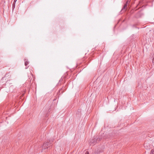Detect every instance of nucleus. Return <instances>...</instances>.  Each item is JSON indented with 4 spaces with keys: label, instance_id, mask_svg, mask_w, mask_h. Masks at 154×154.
<instances>
[{
    "label": "nucleus",
    "instance_id": "obj_7",
    "mask_svg": "<svg viewBox=\"0 0 154 154\" xmlns=\"http://www.w3.org/2000/svg\"><path fill=\"white\" fill-rule=\"evenodd\" d=\"M150 154H154V150H152L151 151Z\"/></svg>",
    "mask_w": 154,
    "mask_h": 154
},
{
    "label": "nucleus",
    "instance_id": "obj_4",
    "mask_svg": "<svg viewBox=\"0 0 154 154\" xmlns=\"http://www.w3.org/2000/svg\"><path fill=\"white\" fill-rule=\"evenodd\" d=\"M64 89H63V88H62L60 90H59L58 91L59 93H63L64 92Z\"/></svg>",
    "mask_w": 154,
    "mask_h": 154
},
{
    "label": "nucleus",
    "instance_id": "obj_11",
    "mask_svg": "<svg viewBox=\"0 0 154 154\" xmlns=\"http://www.w3.org/2000/svg\"><path fill=\"white\" fill-rule=\"evenodd\" d=\"M29 81H31L32 79V78H31H31L30 79V78H29Z\"/></svg>",
    "mask_w": 154,
    "mask_h": 154
},
{
    "label": "nucleus",
    "instance_id": "obj_14",
    "mask_svg": "<svg viewBox=\"0 0 154 154\" xmlns=\"http://www.w3.org/2000/svg\"><path fill=\"white\" fill-rule=\"evenodd\" d=\"M17 1V0H14V1L15 2H16Z\"/></svg>",
    "mask_w": 154,
    "mask_h": 154
},
{
    "label": "nucleus",
    "instance_id": "obj_13",
    "mask_svg": "<svg viewBox=\"0 0 154 154\" xmlns=\"http://www.w3.org/2000/svg\"><path fill=\"white\" fill-rule=\"evenodd\" d=\"M8 74H6L5 75V77H7V75H8Z\"/></svg>",
    "mask_w": 154,
    "mask_h": 154
},
{
    "label": "nucleus",
    "instance_id": "obj_10",
    "mask_svg": "<svg viewBox=\"0 0 154 154\" xmlns=\"http://www.w3.org/2000/svg\"><path fill=\"white\" fill-rule=\"evenodd\" d=\"M51 111V109H50L49 108V109H48V112H50Z\"/></svg>",
    "mask_w": 154,
    "mask_h": 154
},
{
    "label": "nucleus",
    "instance_id": "obj_8",
    "mask_svg": "<svg viewBox=\"0 0 154 154\" xmlns=\"http://www.w3.org/2000/svg\"><path fill=\"white\" fill-rule=\"evenodd\" d=\"M29 75H30V76H33V74H32V73L31 72H30V73H29Z\"/></svg>",
    "mask_w": 154,
    "mask_h": 154
},
{
    "label": "nucleus",
    "instance_id": "obj_1",
    "mask_svg": "<svg viewBox=\"0 0 154 154\" xmlns=\"http://www.w3.org/2000/svg\"><path fill=\"white\" fill-rule=\"evenodd\" d=\"M100 138L97 137V136H94V138L91 140L90 142V145L91 146H93L94 145L97 141H99L101 140Z\"/></svg>",
    "mask_w": 154,
    "mask_h": 154
},
{
    "label": "nucleus",
    "instance_id": "obj_6",
    "mask_svg": "<svg viewBox=\"0 0 154 154\" xmlns=\"http://www.w3.org/2000/svg\"><path fill=\"white\" fill-rule=\"evenodd\" d=\"M15 2H15L14 1V2H13V5H12V8H13V9L14 8H15Z\"/></svg>",
    "mask_w": 154,
    "mask_h": 154
},
{
    "label": "nucleus",
    "instance_id": "obj_9",
    "mask_svg": "<svg viewBox=\"0 0 154 154\" xmlns=\"http://www.w3.org/2000/svg\"><path fill=\"white\" fill-rule=\"evenodd\" d=\"M85 154H89V152L88 151H86L85 152Z\"/></svg>",
    "mask_w": 154,
    "mask_h": 154
},
{
    "label": "nucleus",
    "instance_id": "obj_3",
    "mask_svg": "<svg viewBox=\"0 0 154 154\" xmlns=\"http://www.w3.org/2000/svg\"><path fill=\"white\" fill-rule=\"evenodd\" d=\"M128 3V1L126 2V3H125L123 6V8H122V10H123V9H125V11L126 10V8L127 6V4Z\"/></svg>",
    "mask_w": 154,
    "mask_h": 154
},
{
    "label": "nucleus",
    "instance_id": "obj_12",
    "mask_svg": "<svg viewBox=\"0 0 154 154\" xmlns=\"http://www.w3.org/2000/svg\"><path fill=\"white\" fill-rule=\"evenodd\" d=\"M152 62H153V63H154V58H153V60H152Z\"/></svg>",
    "mask_w": 154,
    "mask_h": 154
},
{
    "label": "nucleus",
    "instance_id": "obj_5",
    "mask_svg": "<svg viewBox=\"0 0 154 154\" xmlns=\"http://www.w3.org/2000/svg\"><path fill=\"white\" fill-rule=\"evenodd\" d=\"M24 61H25V66H26L29 63L28 61H27L26 60V59H25L24 60Z\"/></svg>",
    "mask_w": 154,
    "mask_h": 154
},
{
    "label": "nucleus",
    "instance_id": "obj_2",
    "mask_svg": "<svg viewBox=\"0 0 154 154\" xmlns=\"http://www.w3.org/2000/svg\"><path fill=\"white\" fill-rule=\"evenodd\" d=\"M52 141L51 140H49L48 142L47 141V142L45 143H44L42 146V149H48V147H50V145L52 143Z\"/></svg>",
    "mask_w": 154,
    "mask_h": 154
}]
</instances>
